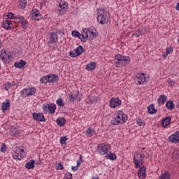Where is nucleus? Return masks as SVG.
Wrapping results in <instances>:
<instances>
[{"instance_id":"nucleus-1","label":"nucleus","mask_w":179,"mask_h":179,"mask_svg":"<svg viewBox=\"0 0 179 179\" xmlns=\"http://www.w3.org/2000/svg\"><path fill=\"white\" fill-rule=\"evenodd\" d=\"M131 62L129 57H123L121 55H117L115 56L113 62L117 68H122V66H127Z\"/></svg>"},{"instance_id":"nucleus-2","label":"nucleus","mask_w":179,"mask_h":179,"mask_svg":"<svg viewBox=\"0 0 179 179\" xmlns=\"http://www.w3.org/2000/svg\"><path fill=\"white\" fill-rule=\"evenodd\" d=\"M128 118L127 115L122 112V110H118L115 113L113 119L111 120L110 124L112 125H118V124H124Z\"/></svg>"},{"instance_id":"nucleus-3","label":"nucleus","mask_w":179,"mask_h":179,"mask_svg":"<svg viewBox=\"0 0 179 179\" xmlns=\"http://www.w3.org/2000/svg\"><path fill=\"white\" fill-rule=\"evenodd\" d=\"M97 13V22L100 24H107L110 22V14L106 10H99Z\"/></svg>"},{"instance_id":"nucleus-4","label":"nucleus","mask_w":179,"mask_h":179,"mask_svg":"<svg viewBox=\"0 0 179 179\" xmlns=\"http://www.w3.org/2000/svg\"><path fill=\"white\" fill-rule=\"evenodd\" d=\"M85 52V49L82 45H79L77 48L74 49V51H70L69 55L73 58H76V57H79L81 54Z\"/></svg>"},{"instance_id":"nucleus-5","label":"nucleus","mask_w":179,"mask_h":179,"mask_svg":"<svg viewBox=\"0 0 179 179\" xmlns=\"http://www.w3.org/2000/svg\"><path fill=\"white\" fill-rule=\"evenodd\" d=\"M134 162L136 169H139L142 166V155L138 152L134 156Z\"/></svg>"},{"instance_id":"nucleus-6","label":"nucleus","mask_w":179,"mask_h":179,"mask_svg":"<svg viewBox=\"0 0 179 179\" xmlns=\"http://www.w3.org/2000/svg\"><path fill=\"white\" fill-rule=\"evenodd\" d=\"M56 108L57 107L54 103H51L50 105L48 103L43 105V111H45V113H47V111H49L50 114H54V113H55Z\"/></svg>"},{"instance_id":"nucleus-7","label":"nucleus","mask_w":179,"mask_h":179,"mask_svg":"<svg viewBox=\"0 0 179 179\" xmlns=\"http://www.w3.org/2000/svg\"><path fill=\"white\" fill-rule=\"evenodd\" d=\"M21 96L26 97L27 96H33L36 93V89L34 88H25L21 91Z\"/></svg>"},{"instance_id":"nucleus-8","label":"nucleus","mask_w":179,"mask_h":179,"mask_svg":"<svg viewBox=\"0 0 179 179\" xmlns=\"http://www.w3.org/2000/svg\"><path fill=\"white\" fill-rule=\"evenodd\" d=\"M168 139L171 143H179V131H175Z\"/></svg>"},{"instance_id":"nucleus-9","label":"nucleus","mask_w":179,"mask_h":179,"mask_svg":"<svg viewBox=\"0 0 179 179\" xmlns=\"http://www.w3.org/2000/svg\"><path fill=\"white\" fill-rule=\"evenodd\" d=\"M146 82V77L145 76V73L138 74L135 78V83L136 85H143Z\"/></svg>"},{"instance_id":"nucleus-10","label":"nucleus","mask_w":179,"mask_h":179,"mask_svg":"<svg viewBox=\"0 0 179 179\" xmlns=\"http://www.w3.org/2000/svg\"><path fill=\"white\" fill-rule=\"evenodd\" d=\"M122 101L120 98H112L110 100V107L111 108H115V107H118V106H121Z\"/></svg>"},{"instance_id":"nucleus-11","label":"nucleus","mask_w":179,"mask_h":179,"mask_svg":"<svg viewBox=\"0 0 179 179\" xmlns=\"http://www.w3.org/2000/svg\"><path fill=\"white\" fill-rule=\"evenodd\" d=\"M57 41H58V34H57V33L55 32L50 33V41L49 42H48V47L51 48V44H52V43H57Z\"/></svg>"},{"instance_id":"nucleus-12","label":"nucleus","mask_w":179,"mask_h":179,"mask_svg":"<svg viewBox=\"0 0 179 179\" xmlns=\"http://www.w3.org/2000/svg\"><path fill=\"white\" fill-rule=\"evenodd\" d=\"M32 117L34 121H40L41 122H43L44 121H45V117H44V115L42 113H34L32 114Z\"/></svg>"},{"instance_id":"nucleus-13","label":"nucleus","mask_w":179,"mask_h":179,"mask_svg":"<svg viewBox=\"0 0 179 179\" xmlns=\"http://www.w3.org/2000/svg\"><path fill=\"white\" fill-rule=\"evenodd\" d=\"M109 150L108 145L106 144H101V145L98 146V152L100 155H106V153H108Z\"/></svg>"},{"instance_id":"nucleus-14","label":"nucleus","mask_w":179,"mask_h":179,"mask_svg":"<svg viewBox=\"0 0 179 179\" xmlns=\"http://www.w3.org/2000/svg\"><path fill=\"white\" fill-rule=\"evenodd\" d=\"M0 58L3 62H7L8 59H10V56L6 53V50L3 49L0 51Z\"/></svg>"},{"instance_id":"nucleus-15","label":"nucleus","mask_w":179,"mask_h":179,"mask_svg":"<svg viewBox=\"0 0 179 179\" xmlns=\"http://www.w3.org/2000/svg\"><path fill=\"white\" fill-rule=\"evenodd\" d=\"M59 6L60 8L59 10L62 15H64V13H65L68 10V3H66V1H62L59 4Z\"/></svg>"},{"instance_id":"nucleus-16","label":"nucleus","mask_w":179,"mask_h":179,"mask_svg":"<svg viewBox=\"0 0 179 179\" xmlns=\"http://www.w3.org/2000/svg\"><path fill=\"white\" fill-rule=\"evenodd\" d=\"M17 19H18L17 22H20L23 30H27V24H29V22H27V20L24 19L23 16L17 17Z\"/></svg>"},{"instance_id":"nucleus-17","label":"nucleus","mask_w":179,"mask_h":179,"mask_svg":"<svg viewBox=\"0 0 179 179\" xmlns=\"http://www.w3.org/2000/svg\"><path fill=\"white\" fill-rule=\"evenodd\" d=\"M31 16L32 19H34L35 20H41V19L43 17L41 14H40V11H38L37 9H34L32 10Z\"/></svg>"},{"instance_id":"nucleus-18","label":"nucleus","mask_w":179,"mask_h":179,"mask_svg":"<svg viewBox=\"0 0 179 179\" xmlns=\"http://www.w3.org/2000/svg\"><path fill=\"white\" fill-rule=\"evenodd\" d=\"M138 176L141 179H145L146 178V168L142 166L138 171Z\"/></svg>"},{"instance_id":"nucleus-19","label":"nucleus","mask_w":179,"mask_h":179,"mask_svg":"<svg viewBox=\"0 0 179 179\" xmlns=\"http://www.w3.org/2000/svg\"><path fill=\"white\" fill-rule=\"evenodd\" d=\"M2 27L3 29H6V30H9V29H12V21L9 20H4L2 22Z\"/></svg>"},{"instance_id":"nucleus-20","label":"nucleus","mask_w":179,"mask_h":179,"mask_svg":"<svg viewBox=\"0 0 179 179\" xmlns=\"http://www.w3.org/2000/svg\"><path fill=\"white\" fill-rule=\"evenodd\" d=\"M48 80L49 83H54L58 82V76L57 74H51L48 76Z\"/></svg>"},{"instance_id":"nucleus-21","label":"nucleus","mask_w":179,"mask_h":179,"mask_svg":"<svg viewBox=\"0 0 179 179\" xmlns=\"http://www.w3.org/2000/svg\"><path fill=\"white\" fill-rule=\"evenodd\" d=\"M26 61L20 60V62H16L14 64L15 68H18L19 69H22L26 66Z\"/></svg>"},{"instance_id":"nucleus-22","label":"nucleus","mask_w":179,"mask_h":179,"mask_svg":"<svg viewBox=\"0 0 179 179\" xmlns=\"http://www.w3.org/2000/svg\"><path fill=\"white\" fill-rule=\"evenodd\" d=\"M167 101V96L164 94L160 95L157 99V103L159 106H162V104H164Z\"/></svg>"},{"instance_id":"nucleus-23","label":"nucleus","mask_w":179,"mask_h":179,"mask_svg":"<svg viewBox=\"0 0 179 179\" xmlns=\"http://www.w3.org/2000/svg\"><path fill=\"white\" fill-rule=\"evenodd\" d=\"M170 122H171V117H166L162 121V125L164 127V128H166V127H168V125L170 124Z\"/></svg>"},{"instance_id":"nucleus-24","label":"nucleus","mask_w":179,"mask_h":179,"mask_svg":"<svg viewBox=\"0 0 179 179\" xmlns=\"http://www.w3.org/2000/svg\"><path fill=\"white\" fill-rule=\"evenodd\" d=\"M10 107V103L9 102V100H6V102H3L1 104V110L3 112L6 111L8 108Z\"/></svg>"},{"instance_id":"nucleus-25","label":"nucleus","mask_w":179,"mask_h":179,"mask_svg":"<svg viewBox=\"0 0 179 179\" xmlns=\"http://www.w3.org/2000/svg\"><path fill=\"white\" fill-rule=\"evenodd\" d=\"M148 111L149 114H156L157 113V109L155 108V104L151 103L148 107Z\"/></svg>"},{"instance_id":"nucleus-26","label":"nucleus","mask_w":179,"mask_h":179,"mask_svg":"<svg viewBox=\"0 0 179 179\" xmlns=\"http://www.w3.org/2000/svg\"><path fill=\"white\" fill-rule=\"evenodd\" d=\"M86 69L87 71H94V69H96V62H91L90 63L87 64Z\"/></svg>"},{"instance_id":"nucleus-27","label":"nucleus","mask_w":179,"mask_h":179,"mask_svg":"<svg viewBox=\"0 0 179 179\" xmlns=\"http://www.w3.org/2000/svg\"><path fill=\"white\" fill-rule=\"evenodd\" d=\"M143 34H145V30L138 29L132 34V36L133 37H140V36H143Z\"/></svg>"},{"instance_id":"nucleus-28","label":"nucleus","mask_w":179,"mask_h":179,"mask_svg":"<svg viewBox=\"0 0 179 179\" xmlns=\"http://www.w3.org/2000/svg\"><path fill=\"white\" fill-rule=\"evenodd\" d=\"M13 157L15 159L22 160V159H23V155H22V152L20 153L17 150L13 154Z\"/></svg>"},{"instance_id":"nucleus-29","label":"nucleus","mask_w":179,"mask_h":179,"mask_svg":"<svg viewBox=\"0 0 179 179\" xmlns=\"http://www.w3.org/2000/svg\"><path fill=\"white\" fill-rule=\"evenodd\" d=\"M166 107L168 110H174L176 105L174 104V101H168L166 103Z\"/></svg>"},{"instance_id":"nucleus-30","label":"nucleus","mask_w":179,"mask_h":179,"mask_svg":"<svg viewBox=\"0 0 179 179\" xmlns=\"http://www.w3.org/2000/svg\"><path fill=\"white\" fill-rule=\"evenodd\" d=\"M10 135H11V136H14V138H16V136L19 135V130H17L16 127L11 128Z\"/></svg>"},{"instance_id":"nucleus-31","label":"nucleus","mask_w":179,"mask_h":179,"mask_svg":"<svg viewBox=\"0 0 179 179\" xmlns=\"http://www.w3.org/2000/svg\"><path fill=\"white\" fill-rule=\"evenodd\" d=\"M56 122L59 127H64L65 124L66 120L64 117H59L57 119Z\"/></svg>"},{"instance_id":"nucleus-32","label":"nucleus","mask_w":179,"mask_h":179,"mask_svg":"<svg viewBox=\"0 0 179 179\" xmlns=\"http://www.w3.org/2000/svg\"><path fill=\"white\" fill-rule=\"evenodd\" d=\"M34 163H35V161L31 159V162H27L25 164L26 169H27L28 170H31V169H34Z\"/></svg>"},{"instance_id":"nucleus-33","label":"nucleus","mask_w":179,"mask_h":179,"mask_svg":"<svg viewBox=\"0 0 179 179\" xmlns=\"http://www.w3.org/2000/svg\"><path fill=\"white\" fill-rule=\"evenodd\" d=\"M159 179H171L170 178V172L165 171L164 173H162L159 176Z\"/></svg>"},{"instance_id":"nucleus-34","label":"nucleus","mask_w":179,"mask_h":179,"mask_svg":"<svg viewBox=\"0 0 179 179\" xmlns=\"http://www.w3.org/2000/svg\"><path fill=\"white\" fill-rule=\"evenodd\" d=\"M87 135L90 138V136H93V135H96V130L94 129L89 128L87 130Z\"/></svg>"},{"instance_id":"nucleus-35","label":"nucleus","mask_w":179,"mask_h":179,"mask_svg":"<svg viewBox=\"0 0 179 179\" xmlns=\"http://www.w3.org/2000/svg\"><path fill=\"white\" fill-rule=\"evenodd\" d=\"M21 9H24L27 6V0H19Z\"/></svg>"},{"instance_id":"nucleus-36","label":"nucleus","mask_w":179,"mask_h":179,"mask_svg":"<svg viewBox=\"0 0 179 179\" xmlns=\"http://www.w3.org/2000/svg\"><path fill=\"white\" fill-rule=\"evenodd\" d=\"M106 157H108V159H109L110 160H116L117 155H115V154L110 152V154L106 155Z\"/></svg>"},{"instance_id":"nucleus-37","label":"nucleus","mask_w":179,"mask_h":179,"mask_svg":"<svg viewBox=\"0 0 179 179\" xmlns=\"http://www.w3.org/2000/svg\"><path fill=\"white\" fill-rule=\"evenodd\" d=\"M57 104L59 106V107H64L65 106V103H64V101H62V98H59L57 100Z\"/></svg>"},{"instance_id":"nucleus-38","label":"nucleus","mask_w":179,"mask_h":179,"mask_svg":"<svg viewBox=\"0 0 179 179\" xmlns=\"http://www.w3.org/2000/svg\"><path fill=\"white\" fill-rule=\"evenodd\" d=\"M10 87H12V83L10 82H8L3 85V89H5V90H10Z\"/></svg>"},{"instance_id":"nucleus-39","label":"nucleus","mask_w":179,"mask_h":179,"mask_svg":"<svg viewBox=\"0 0 179 179\" xmlns=\"http://www.w3.org/2000/svg\"><path fill=\"white\" fill-rule=\"evenodd\" d=\"M40 82L41 83H48V76L42 77Z\"/></svg>"},{"instance_id":"nucleus-40","label":"nucleus","mask_w":179,"mask_h":179,"mask_svg":"<svg viewBox=\"0 0 179 179\" xmlns=\"http://www.w3.org/2000/svg\"><path fill=\"white\" fill-rule=\"evenodd\" d=\"M136 122L139 127H143V125H145V121L142 120L141 118L137 119Z\"/></svg>"},{"instance_id":"nucleus-41","label":"nucleus","mask_w":179,"mask_h":179,"mask_svg":"<svg viewBox=\"0 0 179 179\" xmlns=\"http://www.w3.org/2000/svg\"><path fill=\"white\" fill-rule=\"evenodd\" d=\"M90 31V29H83V34H84V36H85V37H87V38H89Z\"/></svg>"},{"instance_id":"nucleus-42","label":"nucleus","mask_w":179,"mask_h":179,"mask_svg":"<svg viewBox=\"0 0 179 179\" xmlns=\"http://www.w3.org/2000/svg\"><path fill=\"white\" fill-rule=\"evenodd\" d=\"M71 35L73 37H78V38H79V36H80V33H79L78 31H72Z\"/></svg>"},{"instance_id":"nucleus-43","label":"nucleus","mask_w":179,"mask_h":179,"mask_svg":"<svg viewBox=\"0 0 179 179\" xmlns=\"http://www.w3.org/2000/svg\"><path fill=\"white\" fill-rule=\"evenodd\" d=\"M78 38H80L83 43H86V41H87V38L85 37V34H80V36H79Z\"/></svg>"},{"instance_id":"nucleus-44","label":"nucleus","mask_w":179,"mask_h":179,"mask_svg":"<svg viewBox=\"0 0 179 179\" xmlns=\"http://www.w3.org/2000/svg\"><path fill=\"white\" fill-rule=\"evenodd\" d=\"M78 99V95L71 94L69 95V99L72 102L75 101Z\"/></svg>"},{"instance_id":"nucleus-45","label":"nucleus","mask_w":179,"mask_h":179,"mask_svg":"<svg viewBox=\"0 0 179 179\" xmlns=\"http://www.w3.org/2000/svg\"><path fill=\"white\" fill-rule=\"evenodd\" d=\"M88 99L90 100V103H96V101H97L96 96H90Z\"/></svg>"},{"instance_id":"nucleus-46","label":"nucleus","mask_w":179,"mask_h":179,"mask_svg":"<svg viewBox=\"0 0 179 179\" xmlns=\"http://www.w3.org/2000/svg\"><path fill=\"white\" fill-rule=\"evenodd\" d=\"M1 152L2 153H5V152H6L7 149H6V144H2L1 147Z\"/></svg>"},{"instance_id":"nucleus-47","label":"nucleus","mask_w":179,"mask_h":179,"mask_svg":"<svg viewBox=\"0 0 179 179\" xmlns=\"http://www.w3.org/2000/svg\"><path fill=\"white\" fill-rule=\"evenodd\" d=\"M65 142H66V136L61 137L60 143L62 145H65Z\"/></svg>"},{"instance_id":"nucleus-48","label":"nucleus","mask_w":179,"mask_h":179,"mask_svg":"<svg viewBox=\"0 0 179 179\" xmlns=\"http://www.w3.org/2000/svg\"><path fill=\"white\" fill-rule=\"evenodd\" d=\"M7 17L8 19H13L15 14H13V13H8Z\"/></svg>"},{"instance_id":"nucleus-49","label":"nucleus","mask_w":179,"mask_h":179,"mask_svg":"<svg viewBox=\"0 0 179 179\" xmlns=\"http://www.w3.org/2000/svg\"><path fill=\"white\" fill-rule=\"evenodd\" d=\"M17 17H22V16H20V15H17V16L14 17V18H13V22H14L15 23H20V22H18V21H17V20H19V18H17Z\"/></svg>"},{"instance_id":"nucleus-50","label":"nucleus","mask_w":179,"mask_h":179,"mask_svg":"<svg viewBox=\"0 0 179 179\" xmlns=\"http://www.w3.org/2000/svg\"><path fill=\"white\" fill-rule=\"evenodd\" d=\"M173 52V48L170 47L166 49V54H171Z\"/></svg>"},{"instance_id":"nucleus-51","label":"nucleus","mask_w":179,"mask_h":179,"mask_svg":"<svg viewBox=\"0 0 179 179\" xmlns=\"http://www.w3.org/2000/svg\"><path fill=\"white\" fill-rule=\"evenodd\" d=\"M58 170H64V166H62V164L59 163V165L57 166Z\"/></svg>"},{"instance_id":"nucleus-52","label":"nucleus","mask_w":179,"mask_h":179,"mask_svg":"<svg viewBox=\"0 0 179 179\" xmlns=\"http://www.w3.org/2000/svg\"><path fill=\"white\" fill-rule=\"evenodd\" d=\"M78 166H72L71 167V170L73 171H78Z\"/></svg>"},{"instance_id":"nucleus-53","label":"nucleus","mask_w":179,"mask_h":179,"mask_svg":"<svg viewBox=\"0 0 179 179\" xmlns=\"http://www.w3.org/2000/svg\"><path fill=\"white\" fill-rule=\"evenodd\" d=\"M169 85H171V86H174L176 85V82L175 81H169Z\"/></svg>"},{"instance_id":"nucleus-54","label":"nucleus","mask_w":179,"mask_h":179,"mask_svg":"<svg viewBox=\"0 0 179 179\" xmlns=\"http://www.w3.org/2000/svg\"><path fill=\"white\" fill-rule=\"evenodd\" d=\"M90 34H92V36H93L94 37H96V33H94V32H93V31H90Z\"/></svg>"},{"instance_id":"nucleus-55","label":"nucleus","mask_w":179,"mask_h":179,"mask_svg":"<svg viewBox=\"0 0 179 179\" xmlns=\"http://www.w3.org/2000/svg\"><path fill=\"white\" fill-rule=\"evenodd\" d=\"M176 10H179V3H178L176 6Z\"/></svg>"},{"instance_id":"nucleus-56","label":"nucleus","mask_w":179,"mask_h":179,"mask_svg":"<svg viewBox=\"0 0 179 179\" xmlns=\"http://www.w3.org/2000/svg\"><path fill=\"white\" fill-rule=\"evenodd\" d=\"M80 166V162H77V165L76 166L78 167V169H79Z\"/></svg>"},{"instance_id":"nucleus-57","label":"nucleus","mask_w":179,"mask_h":179,"mask_svg":"<svg viewBox=\"0 0 179 179\" xmlns=\"http://www.w3.org/2000/svg\"><path fill=\"white\" fill-rule=\"evenodd\" d=\"M167 55H169V53L166 52V54L163 55L164 58H167Z\"/></svg>"},{"instance_id":"nucleus-58","label":"nucleus","mask_w":179,"mask_h":179,"mask_svg":"<svg viewBox=\"0 0 179 179\" xmlns=\"http://www.w3.org/2000/svg\"><path fill=\"white\" fill-rule=\"evenodd\" d=\"M20 152H21L20 153H23V152H24V149H21Z\"/></svg>"},{"instance_id":"nucleus-59","label":"nucleus","mask_w":179,"mask_h":179,"mask_svg":"<svg viewBox=\"0 0 179 179\" xmlns=\"http://www.w3.org/2000/svg\"><path fill=\"white\" fill-rule=\"evenodd\" d=\"M2 47V42L0 41V48Z\"/></svg>"},{"instance_id":"nucleus-60","label":"nucleus","mask_w":179,"mask_h":179,"mask_svg":"<svg viewBox=\"0 0 179 179\" xmlns=\"http://www.w3.org/2000/svg\"><path fill=\"white\" fill-rule=\"evenodd\" d=\"M177 155V157H179V153L176 154Z\"/></svg>"},{"instance_id":"nucleus-61","label":"nucleus","mask_w":179,"mask_h":179,"mask_svg":"<svg viewBox=\"0 0 179 179\" xmlns=\"http://www.w3.org/2000/svg\"><path fill=\"white\" fill-rule=\"evenodd\" d=\"M92 179H94V178H92Z\"/></svg>"},{"instance_id":"nucleus-62","label":"nucleus","mask_w":179,"mask_h":179,"mask_svg":"<svg viewBox=\"0 0 179 179\" xmlns=\"http://www.w3.org/2000/svg\"><path fill=\"white\" fill-rule=\"evenodd\" d=\"M0 41H1V39H0Z\"/></svg>"}]
</instances>
